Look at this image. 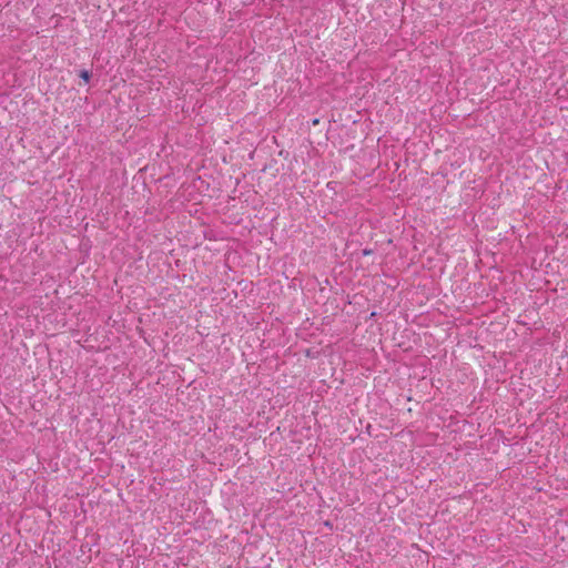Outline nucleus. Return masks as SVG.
<instances>
[{"mask_svg":"<svg viewBox=\"0 0 568 568\" xmlns=\"http://www.w3.org/2000/svg\"><path fill=\"white\" fill-rule=\"evenodd\" d=\"M80 78L83 80L84 83H88L90 81L91 74L87 70H82L80 72Z\"/></svg>","mask_w":568,"mask_h":568,"instance_id":"1","label":"nucleus"},{"mask_svg":"<svg viewBox=\"0 0 568 568\" xmlns=\"http://www.w3.org/2000/svg\"><path fill=\"white\" fill-rule=\"evenodd\" d=\"M318 123H320V120H318V119H314V120L312 121V124H313V125H317Z\"/></svg>","mask_w":568,"mask_h":568,"instance_id":"2","label":"nucleus"}]
</instances>
